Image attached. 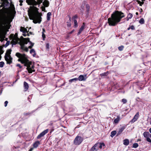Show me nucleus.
Returning a JSON list of instances; mask_svg holds the SVG:
<instances>
[{"label":"nucleus","instance_id":"nucleus-46","mask_svg":"<svg viewBox=\"0 0 151 151\" xmlns=\"http://www.w3.org/2000/svg\"><path fill=\"white\" fill-rule=\"evenodd\" d=\"M4 63L3 61L1 62H0V67L1 68H2L3 67L4 65Z\"/></svg>","mask_w":151,"mask_h":151},{"label":"nucleus","instance_id":"nucleus-49","mask_svg":"<svg viewBox=\"0 0 151 151\" xmlns=\"http://www.w3.org/2000/svg\"><path fill=\"white\" fill-rule=\"evenodd\" d=\"M23 51H25L26 52H28V48L27 47H25L24 48V49L22 50Z\"/></svg>","mask_w":151,"mask_h":151},{"label":"nucleus","instance_id":"nucleus-12","mask_svg":"<svg viewBox=\"0 0 151 151\" xmlns=\"http://www.w3.org/2000/svg\"><path fill=\"white\" fill-rule=\"evenodd\" d=\"M139 116V112H137L134 117L131 120V122H135L138 118Z\"/></svg>","mask_w":151,"mask_h":151},{"label":"nucleus","instance_id":"nucleus-15","mask_svg":"<svg viewBox=\"0 0 151 151\" xmlns=\"http://www.w3.org/2000/svg\"><path fill=\"white\" fill-rule=\"evenodd\" d=\"M66 19H69L68 22H67V26L68 27H70L71 25V17L69 15H68V16L66 17Z\"/></svg>","mask_w":151,"mask_h":151},{"label":"nucleus","instance_id":"nucleus-13","mask_svg":"<svg viewBox=\"0 0 151 151\" xmlns=\"http://www.w3.org/2000/svg\"><path fill=\"white\" fill-rule=\"evenodd\" d=\"M10 37V38L13 39L14 40H16L17 39H19L18 37V34L17 33H15V35L14 34H11Z\"/></svg>","mask_w":151,"mask_h":151},{"label":"nucleus","instance_id":"nucleus-6","mask_svg":"<svg viewBox=\"0 0 151 151\" xmlns=\"http://www.w3.org/2000/svg\"><path fill=\"white\" fill-rule=\"evenodd\" d=\"M48 129H47L43 131L37 137V139H40L41 137H43L45 134L48 132Z\"/></svg>","mask_w":151,"mask_h":151},{"label":"nucleus","instance_id":"nucleus-55","mask_svg":"<svg viewBox=\"0 0 151 151\" xmlns=\"http://www.w3.org/2000/svg\"><path fill=\"white\" fill-rule=\"evenodd\" d=\"M147 140L150 142H151V139L149 137H147Z\"/></svg>","mask_w":151,"mask_h":151},{"label":"nucleus","instance_id":"nucleus-9","mask_svg":"<svg viewBox=\"0 0 151 151\" xmlns=\"http://www.w3.org/2000/svg\"><path fill=\"white\" fill-rule=\"evenodd\" d=\"M86 75H84V76L83 75H80L79 76L78 78H77L78 80H79L80 81H85L86 79L87 78Z\"/></svg>","mask_w":151,"mask_h":151},{"label":"nucleus","instance_id":"nucleus-31","mask_svg":"<svg viewBox=\"0 0 151 151\" xmlns=\"http://www.w3.org/2000/svg\"><path fill=\"white\" fill-rule=\"evenodd\" d=\"M109 71H107L106 72H104V73H102L101 74H100V76H107L109 74Z\"/></svg>","mask_w":151,"mask_h":151},{"label":"nucleus","instance_id":"nucleus-37","mask_svg":"<svg viewBox=\"0 0 151 151\" xmlns=\"http://www.w3.org/2000/svg\"><path fill=\"white\" fill-rule=\"evenodd\" d=\"M137 2L138 4H139V6H142V5H143L144 3V1H139V0H137Z\"/></svg>","mask_w":151,"mask_h":151},{"label":"nucleus","instance_id":"nucleus-5","mask_svg":"<svg viewBox=\"0 0 151 151\" xmlns=\"http://www.w3.org/2000/svg\"><path fill=\"white\" fill-rule=\"evenodd\" d=\"M83 141V139L81 137L77 136L74 140V144L76 145H78L81 143Z\"/></svg>","mask_w":151,"mask_h":151},{"label":"nucleus","instance_id":"nucleus-11","mask_svg":"<svg viewBox=\"0 0 151 151\" xmlns=\"http://www.w3.org/2000/svg\"><path fill=\"white\" fill-rule=\"evenodd\" d=\"M98 144H95L89 150V151H97L98 150Z\"/></svg>","mask_w":151,"mask_h":151},{"label":"nucleus","instance_id":"nucleus-20","mask_svg":"<svg viewBox=\"0 0 151 151\" xmlns=\"http://www.w3.org/2000/svg\"><path fill=\"white\" fill-rule=\"evenodd\" d=\"M12 51V50L11 49H8L6 51L4 57H6V56L7 57H9V56L10 55Z\"/></svg>","mask_w":151,"mask_h":151},{"label":"nucleus","instance_id":"nucleus-1","mask_svg":"<svg viewBox=\"0 0 151 151\" xmlns=\"http://www.w3.org/2000/svg\"><path fill=\"white\" fill-rule=\"evenodd\" d=\"M124 17L123 13L116 10L111 14V17L108 19V23L109 26H115Z\"/></svg>","mask_w":151,"mask_h":151},{"label":"nucleus","instance_id":"nucleus-61","mask_svg":"<svg viewBox=\"0 0 151 151\" xmlns=\"http://www.w3.org/2000/svg\"><path fill=\"white\" fill-rule=\"evenodd\" d=\"M3 46H0V50L2 51H4L3 50Z\"/></svg>","mask_w":151,"mask_h":151},{"label":"nucleus","instance_id":"nucleus-54","mask_svg":"<svg viewBox=\"0 0 151 151\" xmlns=\"http://www.w3.org/2000/svg\"><path fill=\"white\" fill-rule=\"evenodd\" d=\"M4 52V51H1L0 50V60H1V55Z\"/></svg>","mask_w":151,"mask_h":151},{"label":"nucleus","instance_id":"nucleus-36","mask_svg":"<svg viewBox=\"0 0 151 151\" xmlns=\"http://www.w3.org/2000/svg\"><path fill=\"white\" fill-rule=\"evenodd\" d=\"M139 23L141 24H144L145 23V20L143 18H141L139 21Z\"/></svg>","mask_w":151,"mask_h":151},{"label":"nucleus","instance_id":"nucleus-8","mask_svg":"<svg viewBox=\"0 0 151 151\" xmlns=\"http://www.w3.org/2000/svg\"><path fill=\"white\" fill-rule=\"evenodd\" d=\"M7 63L10 64L12 63V58L11 55H9V57H7L6 56L4 57Z\"/></svg>","mask_w":151,"mask_h":151},{"label":"nucleus","instance_id":"nucleus-27","mask_svg":"<svg viewBox=\"0 0 151 151\" xmlns=\"http://www.w3.org/2000/svg\"><path fill=\"white\" fill-rule=\"evenodd\" d=\"M43 5L46 7H48L49 5V3L47 1H44L43 3Z\"/></svg>","mask_w":151,"mask_h":151},{"label":"nucleus","instance_id":"nucleus-26","mask_svg":"<svg viewBox=\"0 0 151 151\" xmlns=\"http://www.w3.org/2000/svg\"><path fill=\"white\" fill-rule=\"evenodd\" d=\"M143 135L144 137L147 138L150 136V134L148 132H144Z\"/></svg>","mask_w":151,"mask_h":151},{"label":"nucleus","instance_id":"nucleus-63","mask_svg":"<svg viewBox=\"0 0 151 151\" xmlns=\"http://www.w3.org/2000/svg\"><path fill=\"white\" fill-rule=\"evenodd\" d=\"M5 7V6H4V4H3V3H2V4L0 6V8H1V7Z\"/></svg>","mask_w":151,"mask_h":151},{"label":"nucleus","instance_id":"nucleus-4","mask_svg":"<svg viewBox=\"0 0 151 151\" xmlns=\"http://www.w3.org/2000/svg\"><path fill=\"white\" fill-rule=\"evenodd\" d=\"M15 55L19 58L18 61L20 62L22 64L24 61V59L27 57L26 55L25 54H21L19 52H17L15 54Z\"/></svg>","mask_w":151,"mask_h":151},{"label":"nucleus","instance_id":"nucleus-22","mask_svg":"<svg viewBox=\"0 0 151 151\" xmlns=\"http://www.w3.org/2000/svg\"><path fill=\"white\" fill-rule=\"evenodd\" d=\"M96 144H98V148L99 150V148L100 149H101L102 148V146H105V144L104 143H97Z\"/></svg>","mask_w":151,"mask_h":151},{"label":"nucleus","instance_id":"nucleus-47","mask_svg":"<svg viewBox=\"0 0 151 151\" xmlns=\"http://www.w3.org/2000/svg\"><path fill=\"white\" fill-rule=\"evenodd\" d=\"M16 40H13L12 41V42L13 43V44H14V45H16L17 44V42L16 41Z\"/></svg>","mask_w":151,"mask_h":151},{"label":"nucleus","instance_id":"nucleus-2","mask_svg":"<svg viewBox=\"0 0 151 151\" xmlns=\"http://www.w3.org/2000/svg\"><path fill=\"white\" fill-rule=\"evenodd\" d=\"M39 9L35 6H33L30 12H28V15L29 18L32 20L33 22L35 24L40 23L42 21L41 13H40L38 10Z\"/></svg>","mask_w":151,"mask_h":151},{"label":"nucleus","instance_id":"nucleus-3","mask_svg":"<svg viewBox=\"0 0 151 151\" xmlns=\"http://www.w3.org/2000/svg\"><path fill=\"white\" fill-rule=\"evenodd\" d=\"M22 64H24V65L27 67V70L28 73H32V72L31 71V70L30 68V65H32V62L29 61L27 57L24 59Z\"/></svg>","mask_w":151,"mask_h":151},{"label":"nucleus","instance_id":"nucleus-64","mask_svg":"<svg viewBox=\"0 0 151 151\" xmlns=\"http://www.w3.org/2000/svg\"><path fill=\"white\" fill-rule=\"evenodd\" d=\"M11 25H10L9 26H8L7 25H6V27L8 29H9L10 28V26H11Z\"/></svg>","mask_w":151,"mask_h":151},{"label":"nucleus","instance_id":"nucleus-38","mask_svg":"<svg viewBox=\"0 0 151 151\" xmlns=\"http://www.w3.org/2000/svg\"><path fill=\"white\" fill-rule=\"evenodd\" d=\"M78 81L77 78H74L73 79H72L69 80V82L71 83L73 81Z\"/></svg>","mask_w":151,"mask_h":151},{"label":"nucleus","instance_id":"nucleus-43","mask_svg":"<svg viewBox=\"0 0 151 151\" xmlns=\"http://www.w3.org/2000/svg\"><path fill=\"white\" fill-rule=\"evenodd\" d=\"M74 26L75 27H77L78 26V23H77V20H74Z\"/></svg>","mask_w":151,"mask_h":151},{"label":"nucleus","instance_id":"nucleus-33","mask_svg":"<svg viewBox=\"0 0 151 151\" xmlns=\"http://www.w3.org/2000/svg\"><path fill=\"white\" fill-rule=\"evenodd\" d=\"M116 131L114 130L112 131L111 132V135L110 136L112 137H113L116 134Z\"/></svg>","mask_w":151,"mask_h":151},{"label":"nucleus","instance_id":"nucleus-35","mask_svg":"<svg viewBox=\"0 0 151 151\" xmlns=\"http://www.w3.org/2000/svg\"><path fill=\"white\" fill-rule=\"evenodd\" d=\"M35 111L33 110L31 112H29L28 113H25L24 114V115L25 116H27L29 115H30L31 114H32V113H33Z\"/></svg>","mask_w":151,"mask_h":151},{"label":"nucleus","instance_id":"nucleus-62","mask_svg":"<svg viewBox=\"0 0 151 151\" xmlns=\"http://www.w3.org/2000/svg\"><path fill=\"white\" fill-rule=\"evenodd\" d=\"M29 42L30 43V44H31V45H31V46H32V47H33V46H34V43H33L32 42H31L30 41V42Z\"/></svg>","mask_w":151,"mask_h":151},{"label":"nucleus","instance_id":"nucleus-28","mask_svg":"<svg viewBox=\"0 0 151 151\" xmlns=\"http://www.w3.org/2000/svg\"><path fill=\"white\" fill-rule=\"evenodd\" d=\"M2 3L4 4V6H9V3L7 0H4Z\"/></svg>","mask_w":151,"mask_h":151},{"label":"nucleus","instance_id":"nucleus-56","mask_svg":"<svg viewBox=\"0 0 151 151\" xmlns=\"http://www.w3.org/2000/svg\"><path fill=\"white\" fill-rule=\"evenodd\" d=\"M8 83H9L8 82H5L3 83L2 84V85L3 86H4L5 85H7V84H6L5 85V84Z\"/></svg>","mask_w":151,"mask_h":151},{"label":"nucleus","instance_id":"nucleus-59","mask_svg":"<svg viewBox=\"0 0 151 151\" xmlns=\"http://www.w3.org/2000/svg\"><path fill=\"white\" fill-rule=\"evenodd\" d=\"M16 66L18 67H19V68H22V66L20 64H17L16 65Z\"/></svg>","mask_w":151,"mask_h":151},{"label":"nucleus","instance_id":"nucleus-41","mask_svg":"<svg viewBox=\"0 0 151 151\" xmlns=\"http://www.w3.org/2000/svg\"><path fill=\"white\" fill-rule=\"evenodd\" d=\"M136 100L137 101L139 102H142V99L140 98L139 97H137V98L136 99Z\"/></svg>","mask_w":151,"mask_h":151},{"label":"nucleus","instance_id":"nucleus-34","mask_svg":"<svg viewBox=\"0 0 151 151\" xmlns=\"http://www.w3.org/2000/svg\"><path fill=\"white\" fill-rule=\"evenodd\" d=\"M19 45H20V49L21 50H22L24 49V48L25 47V46L24 44H23L22 42H21V43H19Z\"/></svg>","mask_w":151,"mask_h":151},{"label":"nucleus","instance_id":"nucleus-39","mask_svg":"<svg viewBox=\"0 0 151 151\" xmlns=\"http://www.w3.org/2000/svg\"><path fill=\"white\" fill-rule=\"evenodd\" d=\"M45 44H46L45 47H46V49L47 51H49V46H50L49 43H46Z\"/></svg>","mask_w":151,"mask_h":151},{"label":"nucleus","instance_id":"nucleus-60","mask_svg":"<svg viewBox=\"0 0 151 151\" xmlns=\"http://www.w3.org/2000/svg\"><path fill=\"white\" fill-rule=\"evenodd\" d=\"M8 103V101H6L4 102V106L5 107H6Z\"/></svg>","mask_w":151,"mask_h":151},{"label":"nucleus","instance_id":"nucleus-51","mask_svg":"<svg viewBox=\"0 0 151 151\" xmlns=\"http://www.w3.org/2000/svg\"><path fill=\"white\" fill-rule=\"evenodd\" d=\"M10 43V42L9 41H7L6 44L5 45V47H7V46H8Z\"/></svg>","mask_w":151,"mask_h":151},{"label":"nucleus","instance_id":"nucleus-30","mask_svg":"<svg viewBox=\"0 0 151 151\" xmlns=\"http://www.w3.org/2000/svg\"><path fill=\"white\" fill-rule=\"evenodd\" d=\"M51 15V13L50 12H48L47 14V19L48 21H49L50 20V16Z\"/></svg>","mask_w":151,"mask_h":151},{"label":"nucleus","instance_id":"nucleus-10","mask_svg":"<svg viewBox=\"0 0 151 151\" xmlns=\"http://www.w3.org/2000/svg\"><path fill=\"white\" fill-rule=\"evenodd\" d=\"M23 38V40L22 41V42L24 44H27L28 42H30L29 38L28 37L27 38Z\"/></svg>","mask_w":151,"mask_h":151},{"label":"nucleus","instance_id":"nucleus-7","mask_svg":"<svg viewBox=\"0 0 151 151\" xmlns=\"http://www.w3.org/2000/svg\"><path fill=\"white\" fill-rule=\"evenodd\" d=\"M65 84V82L64 81L63 82L62 80L60 79L57 81L56 87H60L62 86H64Z\"/></svg>","mask_w":151,"mask_h":151},{"label":"nucleus","instance_id":"nucleus-45","mask_svg":"<svg viewBox=\"0 0 151 151\" xmlns=\"http://www.w3.org/2000/svg\"><path fill=\"white\" fill-rule=\"evenodd\" d=\"M124 48V46L123 45H122V46H119V47H118V50L119 51H121L123 50Z\"/></svg>","mask_w":151,"mask_h":151},{"label":"nucleus","instance_id":"nucleus-53","mask_svg":"<svg viewBox=\"0 0 151 151\" xmlns=\"http://www.w3.org/2000/svg\"><path fill=\"white\" fill-rule=\"evenodd\" d=\"M130 29L132 30H134L135 29V27L133 25H131L129 26Z\"/></svg>","mask_w":151,"mask_h":151},{"label":"nucleus","instance_id":"nucleus-18","mask_svg":"<svg viewBox=\"0 0 151 151\" xmlns=\"http://www.w3.org/2000/svg\"><path fill=\"white\" fill-rule=\"evenodd\" d=\"M24 91H27L28 89L29 86L27 83L26 81H24Z\"/></svg>","mask_w":151,"mask_h":151},{"label":"nucleus","instance_id":"nucleus-24","mask_svg":"<svg viewBox=\"0 0 151 151\" xmlns=\"http://www.w3.org/2000/svg\"><path fill=\"white\" fill-rule=\"evenodd\" d=\"M129 141L128 139H125L123 140V144L126 146L129 145Z\"/></svg>","mask_w":151,"mask_h":151},{"label":"nucleus","instance_id":"nucleus-29","mask_svg":"<svg viewBox=\"0 0 151 151\" xmlns=\"http://www.w3.org/2000/svg\"><path fill=\"white\" fill-rule=\"evenodd\" d=\"M30 53L31 54H32L33 53V57H35L36 55V52L34 49H32L30 50Z\"/></svg>","mask_w":151,"mask_h":151},{"label":"nucleus","instance_id":"nucleus-44","mask_svg":"<svg viewBox=\"0 0 151 151\" xmlns=\"http://www.w3.org/2000/svg\"><path fill=\"white\" fill-rule=\"evenodd\" d=\"M30 68L31 69V71L32 72V73L33 72H35V70H34L33 69H34V65H32V66L31 67H30Z\"/></svg>","mask_w":151,"mask_h":151},{"label":"nucleus","instance_id":"nucleus-17","mask_svg":"<svg viewBox=\"0 0 151 151\" xmlns=\"http://www.w3.org/2000/svg\"><path fill=\"white\" fill-rule=\"evenodd\" d=\"M85 26V23L84 22L83 23V25L81 26V28H80L79 31L78 33V35H79L80 34L82 31L83 30Z\"/></svg>","mask_w":151,"mask_h":151},{"label":"nucleus","instance_id":"nucleus-16","mask_svg":"<svg viewBox=\"0 0 151 151\" xmlns=\"http://www.w3.org/2000/svg\"><path fill=\"white\" fill-rule=\"evenodd\" d=\"M90 6L89 4H87L86 5V15L88 16L89 14Z\"/></svg>","mask_w":151,"mask_h":151},{"label":"nucleus","instance_id":"nucleus-48","mask_svg":"<svg viewBox=\"0 0 151 151\" xmlns=\"http://www.w3.org/2000/svg\"><path fill=\"white\" fill-rule=\"evenodd\" d=\"M78 18V16L77 15H75L72 17V19L74 20H76L75 19H77Z\"/></svg>","mask_w":151,"mask_h":151},{"label":"nucleus","instance_id":"nucleus-57","mask_svg":"<svg viewBox=\"0 0 151 151\" xmlns=\"http://www.w3.org/2000/svg\"><path fill=\"white\" fill-rule=\"evenodd\" d=\"M42 10V11H45V7L44 6H42L41 7Z\"/></svg>","mask_w":151,"mask_h":151},{"label":"nucleus","instance_id":"nucleus-50","mask_svg":"<svg viewBox=\"0 0 151 151\" xmlns=\"http://www.w3.org/2000/svg\"><path fill=\"white\" fill-rule=\"evenodd\" d=\"M122 102L123 104H126L127 102V100L125 99H122Z\"/></svg>","mask_w":151,"mask_h":151},{"label":"nucleus","instance_id":"nucleus-32","mask_svg":"<svg viewBox=\"0 0 151 151\" xmlns=\"http://www.w3.org/2000/svg\"><path fill=\"white\" fill-rule=\"evenodd\" d=\"M7 23L6 21V19H3L1 22V26L2 27L3 26V25H4L6 24Z\"/></svg>","mask_w":151,"mask_h":151},{"label":"nucleus","instance_id":"nucleus-23","mask_svg":"<svg viewBox=\"0 0 151 151\" xmlns=\"http://www.w3.org/2000/svg\"><path fill=\"white\" fill-rule=\"evenodd\" d=\"M40 144V142L38 141H36L34 144L33 145V146L34 148H37V147L38 145Z\"/></svg>","mask_w":151,"mask_h":151},{"label":"nucleus","instance_id":"nucleus-58","mask_svg":"<svg viewBox=\"0 0 151 151\" xmlns=\"http://www.w3.org/2000/svg\"><path fill=\"white\" fill-rule=\"evenodd\" d=\"M37 2V4H40L42 2V1L41 0H38Z\"/></svg>","mask_w":151,"mask_h":151},{"label":"nucleus","instance_id":"nucleus-52","mask_svg":"<svg viewBox=\"0 0 151 151\" xmlns=\"http://www.w3.org/2000/svg\"><path fill=\"white\" fill-rule=\"evenodd\" d=\"M42 37L43 38V40H44L45 39V34L44 33H42Z\"/></svg>","mask_w":151,"mask_h":151},{"label":"nucleus","instance_id":"nucleus-21","mask_svg":"<svg viewBox=\"0 0 151 151\" xmlns=\"http://www.w3.org/2000/svg\"><path fill=\"white\" fill-rule=\"evenodd\" d=\"M120 120V117L119 116H117V118L114 119L113 122L114 124H118Z\"/></svg>","mask_w":151,"mask_h":151},{"label":"nucleus","instance_id":"nucleus-40","mask_svg":"<svg viewBox=\"0 0 151 151\" xmlns=\"http://www.w3.org/2000/svg\"><path fill=\"white\" fill-rule=\"evenodd\" d=\"M32 4L34 5H36L37 4V2L35 0H32L31 1Z\"/></svg>","mask_w":151,"mask_h":151},{"label":"nucleus","instance_id":"nucleus-19","mask_svg":"<svg viewBox=\"0 0 151 151\" xmlns=\"http://www.w3.org/2000/svg\"><path fill=\"white\" fill-rule=\"evenodd\" d=\"M20 31L22 32L24 34H26L29 32V31H27V29L26 28L22 27H20Z\"/></svg>","mask_w":151,"mask_h":151},{"label":"nucleus","instance_id":"nucleus-25","mask_svg":"<svg viewBox=\"0 0 151 151\" xmlns=\"http://www.w3.org/2000/svg\"><path fill=\"white\" fill-rule=\"evenodd\" d=\"M132 17H133V15L131 13H129L127 15V16L126 18V20L127 21H128V20H129V19H131L132 18Z\"/></svg>","mask_w":151,"mask_h":151},{"label":"nucleus","instance_id":"nucleus-42","mask_svg":"<svg viewBox=\"0 0 151 151\" xmlns=\"http://www.w3.org/2000/svg\"><path fill=\"white\" fill-rule=\"evenodd\" d=\"M138 144L137 143H135L133 144L132 147L134 148H136L138 147Z\"/></svg>","mask_w":151,"mask_h":151},{"label":"nucleus","instance_id":"nucleus-14","mask_svg":"<svg viewBox=\"0 0 151 151\" xmlns=\"http://www.w3.org/2000/svg\"><path fill=\"white\" fill-rule=\"evenodd\" d=\"M126 128V125H124L122 126L121 128H120L119 129V131H118L117 133V136L119 135Z\"/></svg>","mask_w":151,"mask_h":151}]
</instances>
